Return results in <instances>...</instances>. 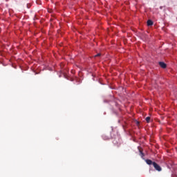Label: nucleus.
<instances>
[{"instance_id":"f257e3e1","label":"nucleus","mask_w":177,"mask_h":177,"mask_svg":"<svg viewBox=\"0 0 177 177\" xmlns=\"http://www.w3.org/2000/svg\"><path fill=\"white\" fill-rule=\"evenodd\" d=\"M153 167H154L156 171H158V172H161V171H162L161 166L160 165L157 164V162H153Z\"/></svg>"},{"instance_id":"20e7f679","label":"nucleus","mask_w":177,"mask_h":177,"mask_svg":"<svg viewBox=\"0 0 177 177\" xmlns=\"http://www.w3.org/2000/svg\"><path fill=\"white\" fill-rule=\"evenodd\" d=\"M153 21L150 19L147 21V26H153Z\"/></svg>"},{"instance_id":"7ed1b4c3","label":"nucleus","mask_w":177,"mask_h":177,"mask_svg":"<svg viewBox=\"0 0 177 177\" xmlns=\"http://www.w3.org/2000/svg\"><path fill=\"white\" fill-rule=\"evenodd\" d=\"M145 162H147L148 165H153L154 164V162H152L151 160H149V159H147L145 160Z\"/></svg>"},{"instance_id":"f03ea898","label":"nucleus","mask_w":177,"mask_h":177,"mask_svg":"<svg viewBox=\"0 0 177 177\" xmlns=\"http://www.w3.org/2000/svg\"><path fill=\"white\" fill-rule=\"evenodd\" d=\"M159 66H160V67L162 68H167V64L162 62H159Z\"/></svg>"},{"instance_id":"423d86ee","label":"nucleus","mask_w":177,"mask_h":177,"mask_svg":"<svg viewBox=\"0 0 177 177\" xmlns=\"http://www.w3.org/2000/svg\"><path fill=\"white\" fill-rule=\"evenodd\" d=\"M145 120H146V121H147V122H150V117H147L146 118H145Z\"/></svg>"},{"instance_id":"0eeeda50","label":"nucleus","mask_w":177,"mask_h":177,"mask_svg":"<svg viewBox=\"0 0 177 177\" xmlns=\"http://www.w3.org/2000/svg\"><path fill=\"white\" fill-rule=\"evenodd\" d=\"M101 55H102V54L98 53V54L95 55L94 56V57H99L101 56Z\"/></svg>"},{"instance_id":"39448f33","label":"nucleus","mask_w":177,"mask_h":177,"mask_svg":"<svg viewBox=\"0 0 177 177\" xmlns=\"http://www.w3.org/2000/svg\"><path fill=\"white\" fill-rule=\"evenodd\" d=\"M140 157H142V158H143V157H145V153H143V152L141 150H140Z\"/></svg>"}]
</instances>
